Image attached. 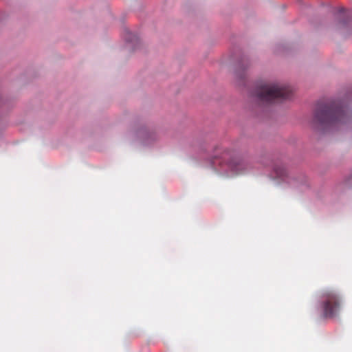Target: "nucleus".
Wrapping results in <instances>:
<instances>
[{
    "instance_id": "1",
    "label": "nucleus",
    "mask_w": 352,
    "mask_h": 352,
    "mask_svg": "<svg viewBox=\"0 0 352 352\" xmlns=\"http://www.w3.org/2000/svg\"><path fill=\"white\" fill-rule=\"evenodd\" d=\"M351 117L346 105L340 100L319 103L314 114V121L322 126L346 123Z\"/></svg>"
},
{
    "instance_id": "2",
    "label": "nucleus",
    "mask_w": 352,
    "mask_h": 352,
    "mask_svg": "<svg viewBox=\"0 0 352 352\" xmlns=\"http://www.w3.org/2000/svg\"><path fill=\"white\" fill-rule=\"evenodd\" d=\"M292 91L289 87L279 83H265L258 86L254 96L261 103H270L276 100L289 98Z\"/></svg>"
},
{
    "instance_id": "3",
    "label": "nucleus",
    "mask_w": 352,
    "mask_h": 352,
    "mask_svg": "<svg viewBox=\"0 0 352 352\" xmlns=\"http://www.w3.org/2000/svg\"><path fill=\"white\" fill-rule=\"evenodd\" d=\"M342 298L338 293L333 289L324 291L321 296V308L322 317L333 318L336 317L341 309Z\"/></svg>"
},
{
    "instance_id": "4",
    "label": "nucleus",
    "mask_w": 352,
    "mask_h": 352,
    "mask_svg": "<svg viewBox=\"0 0 352 352\" xmlns=\"http://www.w3.org/2000/svg\"><path fill=\"white\" fill-rule=\"evenodd\" d=\"M247 162L241 158H232L229 162L230 167L235 172H242L246 167Z\"/></svg>"
},
{
    "instance_id": "5",
    "label": "nucleus",
    "mask_w": 352,
    "mask_h": 352,
    "mask_svg": "<svg viewBox=\"0 0 352 352\" xmlns=\"http://www.w3.org/2000/svg\"><path fill=\"white\" fill-rule=\"evenodd\" d=\"M217 153L214 154V157L217 158L219 157H223V159H226V155H229L230 153L228 151L226 150H222L221 148L218 147L216 148Z\"/></svg>"
},
{
    "instance_id": "6",
    "label": "nucleus",
    "mask_w": 352,
    "mask_h": 352,
    "mask_svg": "<svg viewBox=\"0 0 352 352\" xmlns=\"http://www.w3.org/2000/svg\"><path fill=\"white\" fill-rule=\"evenodd\" d=\"M275 173L278 177L282 178L286 175V170L283 167H277L275 168Z\"/></svg>"
},
{
    "instance_id": "7",
    "label": "nucleus",
    "mask_w": 352,
    "mask_h": 352,
    "mask_svg": "<svg viewBox=\"0 0 352 352\" xmlns=\"http://www.w3.org/2000/svg\"><path fill=\"white\" fill-rule=\"evenodd\" d=\"M126 39H127V40H128V41H129V42H131V41H132V40H131L129 37L126 38Z\"/></svg>"
}]
</instances>
